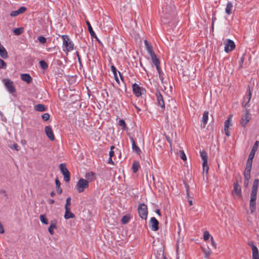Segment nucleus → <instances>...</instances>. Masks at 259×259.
Returning <instances> with one entry per match:
<instances>
[{
	"instance_id": "f257e3e1",
	"label": "nucleus",
	"mask_w": 259,
	"mask_h": 259,
	"mask_svg": "<svg viewBox=\"0 0 259 259\" xmlns=\"http://www.w3.org/2000/svg\"><path fill=\"white\" fill-rule=\"evenodd\" d=\"M63 50L66 53L71 51L73 49L74 44L70 39L68 35H63L62 36Z\"/></svg>"
},
{
	"instance_id": "f03ea898",
	"label": "nucleus",
	"mask_w": 259,
	"mask_h": 259,
	"mask_svg": "<svg viewBox=\"0 0 259 259\" xmlns=\"http://www.w3.org/2000/svg\"><path fill=\"white\" fill-rule=\"evenodd\" d=\"M89 183L87 180L80 178L78 181L76 188L78 193L83 192L84 190L89 187Z\"/></svg>"
},
{
	"instance_id": "7ed1b4c3",
	"label": "nucleus",
	"mask_w": 259,
	"mask_h": 259,
	"mask_svg": "<svg viewBox=\"0 0 259 259\" xmlns=\"http://www.w3.org/2000/svg\"><path fill=\"white\" fill-rule=\"evenodd\" d=\"M139 217L143 220H146L148 214L147 206L144 203H140L138 207Z\"/></svg>"
},
{
	"instance_id": "20e7f679",
	"label": "nucleus",
	"mask_w": 259,
	"mask_h": 259,
	"mask_svg": "<svg viewBox=\"0 0 259 259\" xmlns=\"http://www.w3.org/2000/svg\"><path fill=\"white\" fill-rule=\"evenodd\" d=\"M59 168L62 174L64 176V181L66 182H68L70 179V173L67 168L65 164L61 163L59 165Z\"/></svg>"
},
{
	"instance_id": "39448f33",
	"label": "nucleus",
	"mask_w": 259,
	"mask_h": 259,
	"mask_svg": "<svg viewBox=\"0 0 259 259\" xmlns=\"http://www.w3.org/2000/svg\"><path fill=\"white\" fill-rule=\"evenodd\" d=\"M3 82L4 83L6 88L10 93L15 92L16 90L12 81L9 79H3Z\"/></svg>"
},
{
	"instance_id": "423d86ee",
	"label": "nucleus",
	"mask_w": 259,
	"mask_h": 259,
	"mask_svg": "<svg viewBox=\"0 0 259 259\" xmlns=\"http://www.w3.org/2000/svg\"><path fill=\"white\" fill-rule=\"evenodd\" d=\"M251 118L249 110H246L245 112L242 115L240 123L243 127H245Z\"/></svg>"
},
{
	"instance_id": "0eeeda50",
	"label": "nucleus",
	"mask_w": 259,
	"mask_h": 259,
	"mask_svg": "<svg viewBox=\"0 0 259 259\" xmlns=\"http://www.w3.org/2000/svg\"><path fill=\"white\" fill-rule=\"evenodd\" d=\"M251 97V93L249 87H248V89L246 91V95L244 96L242 102V106L244 107H249V103L250 101Z\"/></svg>"
},
{
	"instance_id": "6e6552de",
	"label": "nucleus",
	"mask_w": 259,
	"mask_h": 259,
	"mask_svg": "<svg viewBox=\"0 0 259 259\" xmlns=\"http://www.w3.org/2000/svg\"><path fill=\"white\" fill-rule=\"evenodd\" d=\"M258 187V180L255 179L253 183V185L252 187L251 192V198L256 199V195L257 192Z\"/></svg>"
},
{
	"instance_id": "1a4fd4ad",
	"label": "nucleus",
	"mask_w": 259,
	"mask_h": 259,
	"mask_svg": "<svg viewBox=\"0 0 259 259\" xmlns=\"http://www.w3.org/2000/svg\"><path fill=\"white\" fill-rule=\"evenodd\" d=\"M132 89L133 93L135 95L136 97H140L142 95V92L144 90V89L140 87L138 84L136 83H134L132 85Z\"/></svg>"
},
{
	"instance_id": "9d476101",
	"label": "nucleus",
	"mask_w": 259,
	"mask_h": 259,
	"mask_svg": "<svg viewBox=\"0 0 259 259\" xmlns=\"http://www.w3.org/2000/svg\"><path fill=\"white\" fill-rule=\"evenodd\" d=\"M235 47V45L234 41L231 39H227V42L225 44L224 51L226 53H229L233 50Z\"/></svg>"
},
{
	"instance_id": "9b49d317",
	"label": "nucleus",
	"mask_w": 259,
	"mask_h": 259,
	"mask_svg": "<svg viewBox=\"0 0 259 259\" xmlns=\"http://www.w3.org/2000/svg\"><path fill=\"white\" fill-rule=\"evenodd\" d=\"M159 222L155 217H152L150 221V227L152 231H156L159 229Z\"/></svg>"
},
{
	"instance_id": "f8f14e48",
	"label": "nucleus",
	"mask_w": 259,
	"mask_h": 259,
	"mask_svg": "<svg viewBox=\"0 0 259 259\" xmlns=\"http://www.w3.org/2000/svg\"><path fill=\"white\" fill-rule=\"evenodd\" d=\"M249 245L252 251V259H259V252L257 247L252 243H250Z\"/></svg>"
},
{
	"instance_id": "ddd939ff",
	"label": "nucleus",
	"mask_w": 259,
	"mask_h": 259,
	"mask_svg": "<svg viewBox=\"0 0 259 259\" xmlns=\"http://www.w3.org/2000/svg\"><path fill=\"white\" fill-rule=\"evenodd\" d=\"M258 145H259V142L258 141H255V142L254 143V144L251 149V150L249 153V155L248 156L249 159H253L255 154L256 151L257 150Z\"/></svg>"
},
{
	"instance_id": "4468645a",
	"label": "nucleus",
	"mask_w": 259,
	"mask_h": 259,
	"mask_svg": "<svg viewBox=\"0 0 259 259\" xmlns=\"http://www.w3.org/2000/svg\"><path fill=\"white\" fill-rule=\"evenodd\" d=\"M234 190L233 192V194L234 197L239 196L241 193V189L239 185L237 183H234Z\"/></svg>"
},
{
	"instance_id": "2eb2a0df",
	"label": "nucleus",
	"mask_w": 259,
	"mask_h": 259,
	"mask_svg": "<svg viewBox=\"0 0 259 259\" xmlns=\"http://www.w3.org/2000/svg\"><path fill=\"white\" fill-rule=\"evenodd\" d=\"M45 133L46 135L50 140L53 141L54 140L55 138L53 134V132L50 126H47L45 127Z\"/></svg>"
},
{
	"instance_id": "dca6fc26",
	"label": "nucleus",
	"mask_w": 259,
	"mask_h": 259,
	"mask_svg": "<svg viewBox=\"0 0 259 259\" xmlns=\"http://www.w3.org/2000/svg\"><path fill=\"white\" fill-rule=\"evenodd\" d=\"M157 101L158 105L160 106L162 109H164L165 104L163 101V97L160 92L156 93Z\"/></svg>"
},
{
	"instance_id": "f3484780",
	"label": "nucleus",
	"mask_w": 259,
	"mask_h": 259,
	"mask_svg": "<svg viewBox=\"0 0 259 259\" xmlns=\"http://www.w3.org/2000/svg\"><path fill=\"white\" fill-rule=\"evenodd\" d=\"M26 10V8L24 7H21L16 11L11 12L10 15L12 17H16L18 15L24 13Z\"/></svg>"
},
{
	"instance_id": "a211bd4d",
	"label": "nucleus",
	"mask_w": 259,
	"mask_h": 259,
	"mask_svg": "<svg viewBox=\"0 0 259 259\" xmlns=\"http://www.w3.org/2000/svg\"><path fill=\"white\" fill-rule=\"evenodd\" d=\"M208 119V112L204 111L202 118L201 127H205Z\"/></svg>"
},
{
	"instance_id": "6ab92c4d",
	"label": "nucleus",
	"mask_w": 259,
	"mask_h": 259,
	"mask_svg": "<svg viewBox=\"0 0 259 259\" xmlns=\"http://www.w3.org/2000/svg\"><path fill=\"white\" fill-rule=\"evenodd\" d=\"M249 209L251 213H253L255 211L256 209V199L250 198Z\"/></svg>"
},
{
	"instance_id": "aec40b11",
	"label": "nucleus",
	"mask_w": 259,
	"mask_h": 259,
	"mask_svg": "<svg viewBox=\"0 0 259 259\" xmlns=\"http://www.w3.org/2000/svg\"><path fill=\"white\" fill-rule=\"evenodd\" d=\"M21 79L26 82L27 83H29L32 81V78L29 74L23 73L21 74Z\"/></svg>"
},
{
	"instance_id": "412c9836",
	"label": "nucleus",
	"mask_w": 259,
	"mask_h": 259,
	"mask_svg": "<svg viewBox=\"0 0 259 259\" xmlns=\"http://www.w3.org/2000/svg\"><path fill=\"white\" fill-rule=\"evenodd\" d=\"M130 139L132 142L133 150L136 152L138 153H140L141 151V150L139 148V147L136 145V142H135L134 138H133V137L130 136Z\"/></svg>"
},
{
	"instance_id": "4be33fe9",
	"label": "nucleus",
	"mask_w": 259,
	"mask_h": 259,
	"mask_svg": "<svg viewBox=\"0 0 259 259\" xmlns=\"http://www.w3.org/2000/svg\"><path fill=\"white\" fill-rule=\"evenodd\" d=\"M64 218L65 219H72L74 218V214L70 211L69 208H66Z\"/></svg>"
},
{
	"instance_id": "5701e85b",
	"label": "nucleus",
	"mask_w": 259,
	"mask_h": 259,
	"mask_svg": "<svg viewBox=\"0 0 259 259\" xmlns=\"http://www.w3.org/2000/svg\"><path fill=\"white\" fill-rule=\"evenodd\" d=\"M150 56L153 64L155 65L156 68H158V66L160 65V62L156 55L154 54L150 55Z\"/></svg>"
},
{
	"instance_id": "b1692460",
	"label": "nucleus",
	"mask_w": 259,
	"mask_h": 259,
	"mask_svg": "<svg viewBox=\"0 0 259 259\" xmlns=\"http://www.w3.org/2000/svg\"><path fill=\"white\" fill-rule=\"evenodd\" d=\"M144 44L145 45L147 51L150 54V55L155 54L153 51V48L152 46L148 44V42L147 40L144 41Z\"/></svg>"
},
{
	"instance_id": "393cba45",
	"label": "nucleus",
	"mask_w": 259,
	"mask_h": 259,
	"mask_svg": "<svg viewBox=\"0 0 259 259\" xmlns=\"http://www.w3.org/2000/svg\"><path fill=\"white\" fill-rule=\"evenodd\" d=\"M86 23H87V25L88 26V30H89V31L90 32V35L92 36V37H94V38H96L97 39H98L97 38V36H96L95 32L94 31L92 26H91V25L90 24V23L89 22V21H87L86 22Z\"/></svg>"
},
{
	"instance_id": "a878e982",
	"label": "nucleus",
	"mask_w": 259,
	"mask_h": 259,
	"mask_svg": "<svg viewBox=\"0 0 259 259\" xmlns=\"http://www.w3.org/2000/svg\"><path fill=\"white\" fill-rule=\"evenodd\" d=\"M111 70L114 75V78H115V80H116V82H117L118 83H119V79L117 76V71L116 70V67L113 65H111Z\"/></svg>"
},
{
	"instance_id": "bb28decb",
	"label": "nucleus",
	"mask_w": 259,
	"mask_h": 259,
	"mask_svg": "<svg viewBox=\"0 0 259 259\" xmlns=\"http://www.w3.org/2000/svg\"><path fill=\"white\" fill-rule=\"evenodd\" d=\"M253 159H250L248 158L246 162V166L245 168V171H251V167H252V162Z\"/></svg>"
},
{
	"instance_id": "cd10ccee",
	"label": "nucleus",
	"mask_w": 259,
	"mask_h": 259,
	"mask_svg": "<svg viewBox=\"0 0 259 259\" xmlns=\"http://www.w3.org/2000/svg\"><path fill=\"white\" fill-rule=\"evenodd\" d=\"M231 117L232 115L230 116L224 123V129H229L230 126H232L231 123Z\"/></svg>"
},
{
	"instance_id": "c85d7f7f",
	"label": "nucleus",
	"mask_w": 259,
	"mask_h": 259,
	"mask_svg": "<svg viewBox=\"0 0 259 259\" xmlns=\"http://www.w3.org/2000/svg\"><path fill=\"white\" fill-rule=\"evenodd\" d=\"M232 8L233 5L232 3L231 2H228L225 9V12L228 15L231 14Z\"/></svg>"
},
{
	"instance_id": "c756f323",
	"label": "nucleus",
	"mask_w": 259,
	"mask_h": 259,
	"mask_svg": "<svg viewBox=\"0 0 259 259\" xmlns=\"http://www.w3.org/2000/svg\"><path fill=\"white\" fill-rule=\"evenodd\" d=\"M202 250L205 255V258H207L211 253V250L208 247L207 248H202Z\"/></svg>"
},
{
	"instance_id": "7c9ffc66",
	"label": "nucleus",
	"mask_w": 259,
	"mask_h": 259,
	"mask_svg": "<svg viewBox=\"0 0 259 259\" xmlns=\"http://www.w3.org/2000/svg\"><path fill=\"white\" fill-rule=\"evenodd\" d=\"M34 109L36 111L42 112L46 110V107L42 104H37L35 106Z\"/></svg>"
},
{
	"instance_id": "2f4dec72",
	"label": "nucleus",
	"mask_w": 259,
	"mask_h": 259,
	"mask_svg": "<svg viewBox=\"0 0 259 259\" xmlns=\"http://www.w3.org/2000/svg\"><path fill=\"white\" fill-rule=\"evenodd\" d=\"M140 165L138 162H134L132 165V169L134 172L136 173L138 170Z\"/></svg>"
},
{
	"instance_id": "473e14b6",
	"label": "nucleus",
	"mask_w": 259,
	"mask_h": 259,
	"mask_svg": "<svg viewBox=\"0 0 259 259\" xmlns=\"http://www.w3.org/2000/svg\"><path fill=\"white\" fill-rule=\"evenodd\" d=\"M56 228V224L55 223L52 222L51 223L50 226L49 227V228L48 229V231H49V233H50V234H51V235L54 234V232L53 229H55Z\"/></svg>"
},
{
	"instance_id": "72a5a7b5",
	"label": "nucleus",
	"mask_w": 259,
	"mask_h": 259,
	"mask_svg": "<svg viewBox=\"0 0 259 259\" xmlns=\"http://www.w3.org/2000/svg\"><path fill=\"white\" fill-rule=\"evenodd\" d=\"M202 166H203V172H204V171H205L206 174H207L208 170L207 160H203Z\"/></svg>"
},
{
	"instance_id": "f704fd0d",
	"label": "nucleus",
	"mask_w": 259,
	"mask_h": 259,
	"mask_svg": "<svg viewBox=\"0 0 259 259\" xmlns=\"http://www.w3.org/2000/svg\"><path fill=\"white\" fill-rule=\"evenodd\" d=\"M94 173L93 172H87L85 175V177L88 180L92 181L93 180V177Z\"/></svg>"
},
{
	"instance_id": "c9c22d12",
	"label": "nucleus",
	"mask_w": 259,
	"mask_h": 259,
	"mask_svg": "<svg viewBox=\"0 0 259 259\" xmlns=\"http://www.w3.org/2000/svg\"><path fill=\"white\" fill-rule=\"evenodd\" d=\"M13 32L16 35L21 34L23 32V28L21 27L14 29Z\"/></svg>"
},
{
	"instance_id": "e433bc0d",
	"label": "nucleus",
	"mask_w": 259,
	"mask_h": 259,
	"mask_svg": "<svg viewBox=\"0 0 259 259\" xmlns=\"http://www.w3.org/2000/svg\"><path fill=\"white\" fill-rule=\"evenodd\" d=\"M130 216L127 215H124L122 218L121 220L122 224H126V223H127L128 222V221H130Z\"/></svg>"
},
{
	"instance_id": "4c0bfd02",
	"label": "nucleus",
	"mask_w": 259,
	"mask_h": 259,
	"mask_svg": "<svg viewBox=\"0 0 259 259\" xmlns=\"http://www.w3.org/2000/svg\"><path fill=\"white\" fill-rule=\"evenodd\" d=\"M244 177L245 181L247 182V184H248L250 177V172L245 171L244 173Z\"/></svg>"
},
{
	"instance_id": "58836bf2",
	"label": "nucleus",
	"mask_w": 259,
	"mask_h": 259,
	"mask_svg": "<svg viewBox=\"0 0 259 259\" xmlns=\"http://www.w3.org/2000/svg\"><path fill=\"white\" fill-rule=\"evenodd\" d=\"M200 154L202 160H207V154L205 151H200Z\"/></svg>"
},
{
	"instance_id": "ea45409f",
	"label": "nucleus",
	"mask_w": 259,
	"mask_h": 259,
	"mask_svg": "<svg viewBox=\"0 0 259 259\" xmlns=\"http://www.w3.org/2000/svg\"><path fill=\"white\" fill-rule=\"evenodd\" d=\"M39 65L41 68L43 69H46L48 67V64L44 60L39 61Z\"/></svg>"
},
{
	"instance_id": "a19ab883",
	"label": "nucleus",
	"mask_w": 259,
	"mask_h": 259,
	"mask_svg": "<svg viewBox=\"0 0 259 259\" xmlns=\"http://www.w3.org/2000/svg\"><path fill=\"white\" fill-rule=\"evenodd\" d=\"M118 124L121 126V129L124 130L126 127V123L124 119H121L119 120Z\"/></svg>"
},
{
	"instance_id": "79ce46f5",
	"label": "nucleus",
	"mask_w": 259,
	"mask_h": 259,
	"mask_svg": "<svg viewBox=\"0 0 259 259\" xmlns=\"http://www.w3.org/2000/svg\"><path fill=\"white\" fill-rule=\"evenodd\" d=\"M39 218L42 223L46 225L48 224V219L45 217L44 215L41 214L39 217Z\"/></svg>"
},
{
	"instance_id": "37998d69",
	"label": "nucleus",
	"mask_w": 259,
	"mask_h": 259,
	"mask_svg": "<svg viewBox=\"0 0 259 259\" xmlns=\"http://www.w3.org/2000/svg\"><path fill=\"white\" fill-rule=\"evenodd\" d=\"M210 235L209 233L206 231L204 232L203 234V239L205 241H207L210 237L211 238Z\"/></svg>"
},
{
	"instance_id": "c03bdc74",
	"label": "nucleus",
	"mask_w": 259,
	"mask_h": 259,
	"mask_svg": "<svg viewBox=\"0 0 259 259\" xmlns=\"http://www.w3.org/2000/svg\"><path fill=\"white\" fill-rule=\"evenodd\" d=\"M7 67V64L2 59H0V68L5 69Z\"/></svg>"
},
{
	"instance_id": "a18cd8bd",
	"label": "nucleus",
	"mask_w": 259,
	"mask_h": 259,
	"mask_svg": "<svg viewBox=\"0 0 259 259\" xmlns=\"http://www.w3.org/2000/svg\"><path fill=\"white\" fill-rule=\"evenodd\" d=\"M50 114L48 113H44L42 115V118L45 121H47L50 118Z\"/></svg>"
},
{
	"instance_id": "49530a36",
	"label": "nucleus",
	"mask_w": 259,
	"mask_h": 259,
	"mask_svg": "<svg viewBox=\"0 0 259 259\" xmlns=\"http://www.w3.org/2000/svg\"><path fill=\"white\" fill-rule=\"evenodd\" d=\"M38 41L42 44H45L46 42V38L43 36H39L38 37Z\"/></svg>"
},
{
	"instance_id": "de8ad7c7",
	"label": "nucleus",
	"mask_w": 259,
	"mask_h": 259,
	"mask_svg": "<svg viewBox=\"0 0 259 259\" xmlns=\"http://www.w3.org/2000/svg\"><path fill=\"white\" fill-rule=\"evenodd\" d=\"M71 204V198L70 197H68L66 199V202L65 206V208H69L68 206L70 205Z\"/></svg>"
},
{
	"instance_id": "09e8293b",
	"label": "nucleus",
	"mask_w": 259,
	"mask_h": 259,
	"mask_svg": "<svg viewBox=\"0 0 259 259\" xmlns=\"http://www.w3.org/2000/svg\"><path fill=\"white\" fill-rule=\"evenodd\" d=\"M156 69L158 71V74H159V78L162 81L163 78H162V72L160 68V65L158 66V68H156Z\"/></svg>"
},
{
	"instance_id": "8fccbe9b",
	"label": "nucleus",
	"mask_w": 259,
	"mask_h": 259,
	"mask_svg": "<svg viewBox=\"0 0 259 259\" xmlns=\"http://www.w3.org/2000/svg\"><path fill=\"white\" fill-rule=\"evenodd\" d=\"M162 9L163 13L166 14L169 12V10L167 5H163L162 7Z\"/></svg>"
},
{
	"instance_id": "3c124183",
	"label": "nucleus",
	"mask_w": 259,
	"mask_h": 259,
	"mask_svg": "<svg viewBox=\"0 0 259 259\" xmlns=\"http://www.w3.org/2000/svg\"><path fill=\"white\" fill-rule=\"evenodd\" d=\"M180 157L183 160H186L187 159L186 155L183 151H180Z\"/></svg>"
},
{
	"instance_id": "603ef678",
	"label": "nucleus",
	"mask_w": 259,
	"mask_h": 259,
	"mask_svg": "<svg viewBox=\"0 0 259 259\" xmlns=\"http://www.w3.org/2000/svg\"><path fill=\"white\" fill-rule=\"evenodd\" d=\"M113 148H114V146H111V148H110V151L109 153V157L112 158L114 156V152L112 150V149Z\"/></svg>"
},
{
	"instance_id": "864d4df0",
	"label": "nucleus",
	"mask_w": 259,
	"mask_h": 259,
	"mask_svg": "<svg viewBox=\"0 0 259 259\" xmlns=\"http://www.w3.org/2000/svg\"><path fill=\"white\" fill-rule=\"evenodd\" d=\"M210 241L212 246L215 248L217 247V243L215 242L212 237H211Z\"/></svg>"
},
{
	"instance_id": "5fc2aeb1",
	"label": "nucleus",
	"mask_w": 259,
	"mask_h": 259,
	"mask_svg": "<svg viewBox=\"0 0 259 259\" xmlns=\"http://www.w3.org/2000/svg\"><path fill=\"white\" fill-rule=\"evenodd\" d=\"M10 147L11 148V149H14L16 150H18L19 149H18V146L17 145V144H13V145L10 146Z\"/></svg>"
},
{
	"instance_id": "6e6d98bb",
	"label": "nucleus",
	"mask_w": 259,
	"mask_h": 259,
	"mask_svg": "<svg viewBox=\"0 0 259 259\" xmlns=\"http://www.w3.org/2000/svg\"><path fill=\"white\" fill-rule=\"evenodd\" d=\"M4 233V227L2 225V224L0 222V233L2 234Z\"/></svg>"
},
{
	"instance_id": "4d7b16f0",
	"label": "nucleus",
	"mask_w": 259,
	"mask_h": 259,
	"mask_svg": "<svg viewBox=\"0 0 259 259\" xmlns=\"http://www.w3.org/2000/svg\"><path fill=\"white\" fill-rule=\"evenodd\" d=\"M55 183L57 187H60L61 183L58 179L55 180Z\"/></svg>"
},
{
	"instance_id": "13d9d810",
	"label": "nucleus",
	"mask_w": 259,
	"mask_h": 259,
	"mask_svg": "<svg viewBox=\"0 0 259 259\" xmlns=\"http://www.w3.org/2000/svg\"><path fill=\"white\" fill-rule=\"evenodd\" d=\"M224 131H225L226 136L228 137H229L230 136L229 130V129H224Z\"/></svg>"
},
{
	"instance_id": "bf43d9fd",
	"label": "nucleus",
	"mask_w": 259,
	"mask_h": 259,
	"mask_svg": "<svg viewBox=\"0 0 259 259\" xmlns=\"http://www.w3.org/2000/svg\"><path fill=\"white\" fill-rule=\"evenodd\" d=\"M108 163L109 164H111L112 165L114 164V162H113V161L112 159V158H111V157L109 158V159H108Z\"/></svg>"
},
{
	"instance_id": "052dcab7",
	"label": "nucleus",
	"mask_w": 259,
	"mask_h": 259,
	"mask_svg": "<svg viewBox=\"0 0 259 259\" xmlns=\"http://www.w3.org/2000/svg\"><path fill=\"white\" fill-rule=\"evenodd\" d=\"M57 191L58 194H60L62 193V189L60 187H57Z\"/></svg>"
},
{
	"instance_id": "680f3d73",
	"label": "nucleus",
	"mask_w": 259,
	"mask_h": 259,
	"mask_svg": "<svg viewBox=\"0 0 259 259\" xmlns=\"http://www.w3.org/2000/svg\"><path fill=\"white\" fill-rule=\"evenodd\" d=\"M156 213L158 215H159V216H160V215H161V213H160V210H159V209H157V210H156Z\"/></svg>"
},
{
	"instance_id": "e2e57ef3",
	"label": "nucleus",
	"mask_w": 259,
	"mask_h": 259,
	"mask_svg": "<svg viewBox=\"0 0 259 259\" xmlns=\"http://www.w3.org/2000/svg\"><path fill=\"white\" fill-rule=\"evenodd\" d=\"M76 56L78 58V61L80 62V57H79V54H78V52H76Z\"/></svg>"
},
{
	"instance_id": "0e129e2a",
	"label": "nucleus",
	"mask_w": 259,
	"mask_h": 259,
	"mask_svg": "<svg viewBox=\"0 0 259 259\" xmlns=\"http://www.w3.org/2000/svg\"><path fill=\"white\" fill-rule=\"evenodd\" d=\"M49 203L50 204H53L54 203V200L53 199H50L49 200Z\"/></svg>"
},
{
	"instance_id": "69168bd1",
	"label": "nucleus",
	"mask_w": 259,
	"mask_h": 259,
	"mask_svg": "<svg viewBox=\"0 0 259 259\" xmlns=\"http://www.w3.org/2000/svg\"><path fill=\"white\" fill-rule=\"evenodd\" d=\"M118 74H119V76H120V77L122 81H123V76L121 75L120 72L119 71H118Z\"/></svg>"
},
{
	"instance_id": "338daca9",
	"label": "nucleus",
	"mask_w": 259,
	"mask_h": 259,
	"mask_svg": "<svg viewBox=\"0 0 259 259\" xmlns=\"http://www.w3.org/2000/svg\"><path fill=\"white\" fill-rule=\"evenodd\" d=\"M188 202H189V204L191 206V205H193V201H192V200H188Z\"/></svg>"
},
{
	"instance_id": "774afa93",
	"label": "nucleus",
	"mask_w": 259,
	"mask_h": 259,
	"mask_svg": "<svg viewBox=\"0 0 259 259\" xmlns=\"http://www.w3.org/2000/svg\"><path fill=\"white\" fill-rule=\"evenodd\" d=\"M54 195H55V193H54V192H52L51 193V196L52 197H54Z\"/></svg>"
}]
</instances>
